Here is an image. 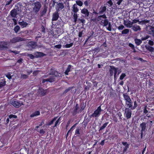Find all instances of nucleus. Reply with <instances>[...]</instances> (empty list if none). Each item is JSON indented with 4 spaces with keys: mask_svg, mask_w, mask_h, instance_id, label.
I'll return each mask as SVG.
<instances>
[{
    "mask_svg": "<svg viewBox=\"0 0 154 154\" xmlns=\"http://www.w3.org/2000/svg\"><path fill=\"white\" fill-rule=\"evenodd\" d=\"M24 40V39L20 37L13 38L11 40L10 42H0V48H8L10 45L11 43H14L16 42Z\"/></svg>",
    "mask_w": 154,
    "mask_h": 154,
    "instance_id": "obj_1",
    "label": "nucleus"
},
{
    "mask_svg": "<svg viewBox=\"0 0 154 154\" xmlns=\"http://www.w3.org/2000/svg\"><path fill=\"white\" fill-rule=\"evenodd\" d=\"M32 11L35 14H36L40 10L41 4L39 2H36L32 4Z\"/></svg>",
    "mask_w": 154,
    "mask_h": 154,
    "instance_id": "obj_2",
    "label": "nucleus"
},
{
    "mask_svg": "<svg viewBox=\"0 0 154 154\" xmlns=\"http://www.w3.org/2000/svg\"><path fill=\"white\" fill-rule=\"evenodd\" d=\"M10 103L14 107L17 108L20 107L22 105H24L23 103L21 102L14 100H12L11 101Z\"/></svg>",
    "mask_w": 154,
    "mask_h": 154,
    "instance_id": "obj_3",
    "label": "nucleus"
},
{
    "mask_svg": "<svg viewBox=\"0 0 154 154\" xmlns=\"http://www.w3.org/2000/svg\"><path fill=\"white\" fill-rule=\"evenodd\" d=\"M101 111L102 110L101 109V106H100L92 115V116L96 117H98L100 114V113Z\"/></svg>",
    "mask_w": 154,
    "mask_h": 154,
    "instance_id": "obj_4",
    "label": "nucleus"
},
{
    "mask_svg": "<svg viewBox=\"0 0 154 154\" xmlns=\"http://www.w3.org/2000/svg\"><path fill=\"white\" fill-rule=\"evenodd\" d=\"M47 93V90H44L42 88H39L37 93L38 96L43 97L46 95Z\"/></svg>",
    "mask_w": 154,
    "mask_h": 154,
    "instance_id": "obj_5",
    "label": "nucleus"
},
{
    "mask_svg": "<svg viewBox=\"0 0 154 154\" xmlns=\"http://www.w3.org/2000/svg\"><path fill=\"white\" fill-rule=\"evenodd\" d=\"M37 46L36 43L33 42H30L28 43V46L30 50H32V49H35Z\"/></svg>",
    "mask_w": 154,
    "mask_h": 154,
    "instance_id": "obj_6",
    "label": "nucleus"
},
{
    "mask_svg": "<svg viewBox=\"0 0 154 154\" xmlns=\"http://www.w3.org/2000/svg\"><path fill=\"white\" fill-rule=\"evenodd\" d=\"M125 116L126 117L127 119L130 118L131 117V112L129 108H127L125 109V113L124 114Z\"/></svg>",
    "mask_w": 154,
    "mask_h": 154,
    "instance_id": "obj_7",
    "label": "nucleus"
},
{
    "mask_svg": "<svg viewBox=\"0 0 154 154\" xmlns=\"http://www.w3.org/2000/svg\"><path fill=\"white\" fill-rule=\"evenodd\" d=\"M122 144L125 146L122 152L123 154H126L128 153V149L129 148V144L127 142H122Z\"/></svg>",
    "mask_w": 154,
    "mask_h": 154,
    "instance_id": "obj_8",
    "label": "nucleus"
},
{
    "mask_svg": "<svg viewBox=\"0 0 154 154\" xmlns=\"http://www.w3.org/2000/svg\"><path fill=\"white\" fill-rule=\"evenodd\" d=\"M149 20H142L141 21H139L138 20L134 19L133 20L132 23V25L134 23H136L138 22H139V24H145L149 23Z\"/></svg>",
    "mask_w": 154,
    "mask_h": 154,
    "instance_id": "obj_9",
    "label": "nucleus"
},
{
    "mask_svg": "<svg viewBox=\"0 0 154 154\" xmlns=\"http://www.w3.org/2000/svg\"><path fill=\"white\" fill-rule=\"evenodd\" d=\"M124 25L127 27L130 28L132 26V23L129 20H124Z\"/></svg>",
    "mask_w": 154,
    "mask_h": 154,
    "instance_id": "obj_10",
    "label": "nucleus"
},
{
    "mask_svg": "<svg viewBox=\"0 0 154 154\" xmlns=\"http://www.w3.org/2000/svg\"><path fill=\"white\" fill-rule=\"evenodd\" d=\"M64 7L63 4L62 3H59L57 4L56 6V9L57 11L62 9Z\"/></svg>",
    "mask_w": 154,
    "mask_h": 154,
    "instance_id": "obj_11",
    "label": "nucleus"
},
{
    "mask_svg": "<svg viewBox=\"0 0 154 154\" xmlns=\"http://www.w3.org/2000/svg\"><path fill=\"white\" fill-rule=\"evenodd\" d=\"M81 13L84 14L86 17H88L89 14V12L88 11L87 9L85 8H84L81 10Z\"/></svg>",
    "mask_w": 154,
    "mask_h": 154,
    "instance_id": "obj_12",
    "label": "nucleus"
},
{
    "mask_svg": "<svg viewBox=\"0 0 154 154\" xmlns=\"http://www.w3.org/2000/svg\"><path fill=\"white\" fill-rule=\"evenodd\" d=\"M59 17V14L57 12H56L54 13L53 15L52 21L57 20L58 18Z\"/></svg>",
    "mask_w": 154,
    "mask_h": 154,
    "instance_id": "obj_13",
    "label": "nucleus"
},
{
    "mask_svg": "<svg viewBox=\"0 0 154 154\" xmlns=\"http://www.w3.org/2000/svg\"><path fill=\"white\" fill-rule=\"evenodd\" d=\"M123 96L125 100H126V102L127 103H131V100L129 96L125 94H124Z\"/></svg>",
    "mask_w": 154,
    "mask_h": 154,
    "instance_id": "obj_14",
    "label": "nucleus"
},
{
    "mask_svg": "<svg viewBox=\"0 0 154 154\" xmlns=\"http://www.w3.org/2000/svg\"><path fill=\"white\" fill-rule=\"evenodd\" d=\"M21 26L22 28L26 27L28 25V23L24 21H22V22H19L18 23Z\"/></svg>",
    "mask_w": 154,
    "mask_h": 154,
    "instance_id": "obj_15",
    "label": "nucleus"
},
{
    "mask_svg": "<svg viewBox=\"0 0 154 154\" xmlns=\"http://www.w3.org/2000/svg\"><path fill=\"white\" fill-rule=\"evenodd\" d=\"M54 78L52 77H51L50 79H46L42 80V82L44 83L46 82H52L54 81Z\"/></svg>",
    "mask_w": 154,
    "mask_h": 154,
    "instance_id": "obj_16",
    "label": "nucleus"
},
{
    "mask_svg": "<svg viewBox=\"0 0 154 154\" xmlns=\"http://www.w3.org/2000/svg\"><path fill=\"white\" fill-rule=\"evenodd\" d=\"M146 124L144 122H143L140 125V126L141 128V134H142L143 132V131H144L146 129Z\"/></svg>",
    "mask_w": 154,
    "mask_h": 154,
    "instance_id": "obj_17",
    "label": "nucleus"
},
{
    "mask_svg": "<svg viewBox=\"0 0 154 154\" xmlns=\"http://www.w3.org/2000/svg\"><path fill=\"white\" fill-rule=\"evenodd\" d=\"M40 112L39 111H36L32 113L31 115L30 116L31 117H33L36 116L40 115Z\"/></svg>",
    "mask_w": 154,
    "mask_h": 154,
    "instance_id": "obj_18",
    "label": "nucleus"
},
{
    "mask_svg": "<svg viewBox=\"0 0 154 154\" xmlns=\"http://www.w3.org/2000/svg\"><path fill=\"white\" fill-rule=\"evenodd\" d=\"M72 8V11L75 13H76L79 11V9L77 8V5L76 4H74L73 5Z\"/></svg>",
    "mask_w": 154,
    "mask_h": 154,
    "instance_id": "obj_19",
    "label": "nucleus"
},
{
    "mask_svg": "<svg viewBox=\"0 0 154 154\" xmlns=\"http://www.w3.org/2000/svg\"><path fill=\"white\" fill-rule=\"evenodd\" d=\"M106 10V7L105 6H102L100 8L99 14H102Z\"/></svg>",
    "mask_w": 154,
    "mask_h": 154,
    "instance_id": "obj_20",
    "label": "nucleus"
},
{
    "mask_svg": "<svg viewBox=\"0 0 154 154\" xmlns=\"http://www.w3.org/2000/svg\"><path fill=\"white\" fill-rule=\"evenodd\" d=\"M132 29L135 31H137L138 30H140L141 29L139 26L134 25L133 26Z\"/></svg>",
    "mask_w": 154,
    "mask_h": 154,
    "instance_id": "obj_21",
    "label": "nucleus"
},
{
    "mask_svg": "<svg viewBox=\"0 0 154 154\" xmlns=\"http://www.w3.org/2000/svg\"><path fill=\"white\" fill-rule=\"evenodd\" d=\"M11 15L13 17H15L17 15L16 10L14 9L12 10L11 12Z\"/></svg>",
    "mask_w": 154,
    "mask_h": 154,
    "instance_id": "obj_22",
    "label": "nucleus"
},
{
    "mask_svg": "<svg viewBox=\"0 0 154 154\" xmlns=\"http://www.w3.org/2000/svg\"><path fill=\"white\" fill-rule=\"evenodd\" d=\"M148 28L149 29V33L152 35L153 36H154V28L152 27L151 26H149Z\"/></svg>",
    "mask_w": 154,
    "mask_h": 154,
    "instance_id": "obj_23",
    "label": "nucleus"
},
{
    "mask_svg": "<svg viewBox=\"0 0 154 154\" xmlns=\"http://www.w3.org/2000/svg\"><path fill=\"white\" fill-rule=\"evenodd\" d=\"M101 22L102 24H103L104 26H107L108 25V22L107 19H105L102 20Z\"/></svg>",
    "mask_w": 154,
    "mask_h": 154,
    "instance_id": "obj_24",
    "label": "nucleus"
},
{
    "mask_svg": "<svg viewBox=\"0 0 154 154\" xmlns=\"http://www.w3.org/2000/svg\"><path fill=\"white\" fill-rule=\"evenodd\" d=\"M34 54L36 57H41L43 56V54L42 53L37 52L35 53Z\"/></svg>",
    "mask_w": 154,
    "mask_h": 154,
    "instance_id": "obj_25",
    "label": "nucleus"
},
{
    "mask_svg": "<svg viewBox=\"0 0 154 154\" xmlns=\"http://www.w3.org/2000/svg\"><path fill=\"white\" fill-rule=\"evenodd\" d=\"M71 67V65H69L67 68L66 71L65 72V73L66 75H68V72L70 71V69Z\"/></svg>",
    "mask_w": 154,
    "mask_h": 154,
    "instance_id": "obj_26",
    "label": "nucleus"
},
{
    "mask_svg": "<svg viewBox=\"0 0 154 154\" xmlns=\"http://www.w3.org/2000/svg\"><path fill=\"white\" fill-rule=\"evenodd\" d=\"M135 41L137 45H139L142 43V41L140 39L136 38L135 39Z\"/></svg>",
    "mask_w": 154,
    "mask_h": 154,
    "instance_id": "obj_27",
    "label": "nucleus"
},
{
    "mask_svg": "<svg viewBox=\"0 0 154 154\" xmlns=\"http://www.w3.org/2000/svg\"><path fill=\"white\" fill-rule=\"evenodd\" d=\"M146 48L147 50H148L150 52H153L154 51V48L152 47L148 46H146Z\"/></svg>",
    "mask_w": 154,
    "mask_h": 154,
    "instance_id": "obj_28",
    "label": "nucleus"
},
{
    "mask_svg": "<svg viewBox=\"0 0 154 154\" xmlns=\"http://www.w3.org/2000/svg\"><path fill=\"white\" fill-rule=\"evenodd\" d=\"M111 69L112 70L113 72H114V77H115L116 74L117 73L118 68H116L113 66H112Z\"/></svg>",
    "mask_w": 154,
    "mask_h": 154,
    "instance_id": "obj_29",
    "label": "nucleus"
},
{
    "mask_svg": "<svg viewBox=\"0 0 154 154\" xmlns=\"http://www.w3.org/2000/svg\"><path fill=\"white\" fill-rule=\"evenodd\" d=\"M76 4L77 5H78L80 6H82L83 4V2L80 0H76Z\"/></svg>",
    "mask_w": 154,
    "mask_h": 154,
    "instance_id": "obj_30",
    "label": "nucleus"
},
{
    "mask_svg": "<svg viewBox=\"0 0 154 154\" xmlns=\"http://www.w3.org/2000/svg\"><path fill=\"white\" fill-rule=\"evenodd\" d=\"M57 117H55L54 119H53L50 122H48V125H52L54 122V121L56 120V119H57Z\"/></svg>",
    "mask_w": 154,
    "mask_h": 154,
    "instance_id": "obj_31",
    "label": "nucleus"
},
{
    "mask_svg": "<svg viewBox=\"0 0 154 154\" xmlns=\"http://www.w3.org/2000/svg\"><path fill=\"white\" fill-rule=\"evenodd\" d=\"M73 17H74V21L75 23L77 21L78 18V16L77 14L76 13H74V14H73Z\"/></svg>",
    "mask_w": 154,
    "mask_h": 154,
    "instance_id": "obj_32",
    "label": "nucleus"
},
{
    "mask_svg": "<svg viewBox=\"0 0 154 154\" xmlns=\"http://www.w3.org/2000/svg\"><path fill=\"white\" fill-rule=\"evenodd\" d=\"M129 31V30L128 29H125L123 30L122 32V34H127L128 33Z\"/></svg>",
    "mask_w": 154,
    "mask_h": 154,
    "instance_id": "obj_33",
    "label": "nucleus"
},
{
    "mask_svg": "<svg viewBox=\"0 0 154 154\" xmlns=\"http://www.w3.org/2000/svg\"><path fill=\"white\" fill-rule=\"evenodd\" d=\"M61 117H60L55 122L54 127H56L57 125H59L60 123V121L61 120Z\"/></svg>",
    "mask_w": 154,
    "mask_h": 154,
    "instance_id": "obj_34",
    "label": "nucleus"
},
{
    "mask_svg": "<svg viewBox=\"0 0 154 154\" xmlns=\"http://www.w3.org/2000/svg\"><path fill=\"white\" fill-rule=\"evenodd\" d=\"M106 26L107 29L109 31H111V26L110 23H108V25Z\"/></svg>",
    "mask_w": 154,
    "mask_h": 154,
    "instance_id": "obj_35",
    "label": "nucleus"
},
{
    "mask_svg": "<svg viewBox=\"0 0 154 154\" xmlns=\"http://www.w3.org/2000/svg\"><path fill=\"white\" fill-rule=\"evenodd\" d=\"M108 124V123L107 122H106L104 123L103 125L100 127L99 130H101L104 129L107 126Z\"/></svg>",
    "mask_w": 154,
    "mask_h": 154,
    "instance_id": "obj_36",
    "label": "nucleus"
},
{
    "mask_svg": "<svg viewBox=\"0 0 154 154\" xmlns=\"http://www.w3.org/2000/svg\"><path fill=\"white\" fill-rule=\"evenodd\" d=\"M20 27L19 26H17L14 28V30L15 32L17 33L19 30Z\"/></svg>",
    "mask_w": 154,
    "mask_h": 154,
    "instance_id": "obj_37",
    "label": "nucleus"
},
{
    "mask_svg": "<svg viewBox=\"0 0 154 154\" xmlns=\"http://www.w3.org/2000/svg\"><path fill=\"white\" fill-rule=\"evenodd\" d=\"M76 124L74 125L68 131L67 133V134H68L69 133H70L71 131L72 130H73L74 129V128H75L76 126Z\"/></svg>",
    "mask_w": 154,
    "mask_h": 154,
    "instance_id": "obj_38",
    "label": "nucleus"
},
{
    "mask_svg": "<svg viewBox=\"0 0 154 154\" xmlns=\"http://www.w3.org/2000/svg\"><path fill=\"white\" fill-rule=\"evenodd\" d=\"M73 45V43H71L69 44H67L65 45V48H68L70 47H71Z\"/></svg>",
    "mask_w": 154,
    "mask_h": 154,
    "instance_id": "obj_39",
    "label": "nucleus"
},
{
    "mask_svg": "<svg viewBox=\"0 0 154 154\" xmlns=\"http://www.w3.org/2000/svg\"><path fill=\"white\" fill-rule=\"evenodd\" d=\"M126 75L125 74L122 73L120 77V79L121 80H123Z\"/></svg>",
    "mask_w": 154,
    "mask_h": 154,
    "instance_id": "obj_40",
    "label": "nucleus"
},
{
    "mask_svg": "<svg viewBox=\"0 0 154 154\" xmlns=\"http://www.w3.org/2000/svg\"><path fill=\"white\" fill-rule=\"evenodd\" d=\"M131 103H127L126 102V104L127 105V106L129 108H131V107L132 105Z\"/></svg>",
    "mask_w": 154,
    "mask_h": 154,
    "instance_id": "obj_41",
    "label": "nucleus"
},
{
    "mask_svg": "<svg viewBox=\"0 0 154 154\" xmlns=\"http://www.w3.org/2000/svg\"><path fill=\"white\" fill-rule=\"evenodd\" d=\"M124 28L125 27L123 25H121L118 27V29L119 30H122L124 29Z\"/></svg>",
    "mask_w": 154,
    "mask_h": 154,
    "instance_id": "obj_42",
    "label": "nucleus"
},
{
    "mask_svg": "<svg viewBox=\"0 0 154 154\" xmlns=\"http://www.w3.org/2000/svg\"><path fill=\"white\" fill-rule=\"evenodd\" d=\"M98 18L101 19V18H103V19H106V17L105 15H102L99 16L98 17Z\"/></svg>",
    "mask_w": 154,
    "mask_h": 154,
    "instance_id": "obj_43",
    "label": "nucleus"
},
{
    "mask_svg": "<svg viewBox=\"0 0 154 154\" xmlns=\"http://www.w3.org/2000/svg\"><path fill=\"white\" fill-rule=\"evenodd\" d=\"M28 77V76L26 75L21 74V78L23 79H26Z\"/></svg>",
    "mask_w": 154,
    "mask_h": 154,
    "instance_id": "obj_44",
    "label": "nucleus"
},
{
    "mask_svg": "<svg viewBox=\"0 0 154 154\" xmlns=\"http://www.w3.org/2000/svg\"><path fill=\"white\" fill-rule=\"evenodd\" d=\"M9 117L10 119H11V118H17V116L16 115L11 114L9 116Z\"/></svg>",
    "mask_w": 154,
    "mask_h": 154,
    "instance_id": "obj_45",
    "label": "nucleus"
},
{
    "mask_svg": "<svg viewBox=\"0 0 154 154\" xmlns=\"http://www.w3.org/2000/svg\"><path fill=\"white\" fill-rule=\"evenodd\" d=\"M6 77L9 79H10L12 78V75H11L9 74H8L6 75Z\"/></svg>",
    "mask_w": 154,
    "mask_h": 154,
    "instance_id": "obj_46",
    "label": "nucleus"
},
{
    "mask_svg": "<svg viewBox=\"0 0 154 154\" xmlns=\"http://www.w3.org/2000/svg\"><path fill=\"white\" fill-rule=\"evenodd\" d=\"M28 56L31 59H33L34 57V56L33 55L31 54H28Z\"/></svg>",
    "mask_w": 154,
    "mask_h": 154,
    "instance_id": "obj_47",
    "label": "nucleus"
},
{
    "mask_svg": "<svg viewBox=\"0 0 154 154\" xmlns=\"http://www.w3.org/2000/svg\"><path fill=\"white\" fill-rule=\"evenodd\" d=\"M62 45H56L54 46V48L60 49Z\"/></svg>",
    "mask_w": 154,
    "mask_h": 154,
    "instance_id": "obj_48",
    "label": "nucleus"
},
{
    "mask_svg": "<svg viewBox=\"0 0 154 154\" xmlns=\"http://www.w3.org/2000/svg\"><path fill=\"white\" fill-rule=\"evenodd\" d=\"M107 3L110 6L112 5V3L111 0H110L107 2Z\"/></svg>",
    "mask_w": 154,
    "mask_h": 154,
    "instance_id": "obj_49",
    "label": "nucleus"
},
{
    "mask_svg": "<svg viewBox=\"0 0 154 154\" xmlns=\"http://www.w3.org/2000/svg\"><path fill=\"white\" fill-rule=\"evenodd\" d=\"M72 88L69 87V88L68 89H66L64 91V93H67L68 91H69Z\"/></svg>",
    "mask_w": 154,
    "mask_h": 154,
    "instance_id": "obj_50",
    "label": "nucleus"
},
{
    "mask_svg": "<svg viewBox=\"0 0 154 154\" xmlns=\"http://www.w3.org/2000/svg\"><path fill=\"white\" fill-rule=\"evenodd\" d=\"M149 44L150 45H153L154 43L151 40H149L148 42Z\"/></svg>",
    "mask_w": 154,
    "mask_h": 154,
    "instance_id": "obj_51",
    "label": "nucleus"
},
{
    "mask_svg": "<svg viewBox=\"0 0 154 154\" xmlns=\"http://www.w3.org/2000/svg\"><path fill=\"white\" fill-rule=\"evenodd\" d=\"M5 84V83L4 82H1L0 83V88L3 86Z\"/></svg>",
    "mask_w": 154,
    "mask_h": 154,
    "instance_id": "obj_52",
    "label": "nucleus"
},
{
    "mask_svg": "<svg viewBox=\"0 0 154 154\" xmlns=\"http://www.w3.org/2000/svg\"><path fill=\"white\" fill-rule=\"evenodd\" d=\"M134 107H133V108L132 109H134L137 106V102H136V101H135L134 102Z\"/></svg>",
    "mask_w": 154,
    "mask_h": 154,
    "instance_id": "obj_53",
    "label": "nucleus"
},
{
    "mask_svg": "<svg viewBox=\"0 0 154 154\" xmlns=\"http://www.w3.org/2000/svg\"><path fill=\"white\" fill-rule=\"evenodd\" d=\"M123 0H116L117 1V4L118 5H120Z\"/></svg>",
    "mask_w": 154,
    "mask_h": 154,
    "instance_id": "obj_54",
    "label": "nucleus"
},
{
    "mask_svg": "<svg viewBox=\"0 0 154 154\" xmlns=\"http://www.w3.org/2000/svg\"><path fill=\"white\" fill-rule=\"evenodd\" d=\"M75 134H79V128L77 129L75 131Z\"/></svg>",
    "mask_w": 154,
    "mask_h": 154,
    "instance_id": "obj_55",
    "label": "nucleus"
},
{
    "mask_svg": "<svg viewBox=\"0 0 154 154\" xmlns=\"http://www.w3.org/2000/svg\"><path fill=\"white\" fill-rule=\"evenodd\" d=\"M12 1V0H10L9 1H7L6 2V5H9V4H10L11 3V2Z\"/></svg>",
    "mask_w": 154,
    "mask_h": 154,
    "instance_id": "obj_56",
    "label": "nucleus"
},
{
    "mask_svg": "<svg viewBox=\"0 0 154 154\" xmlns=\"http://www.w3.org/2000/svg\"><path fill=\"white\" fill-rule=\"evenodd\" d=\"M39 132L42 134H43L45 133V131L43 129L41 130Z\"/></svg>",
    "mask_w": 154,
    "mask_h": 154,
    "instance_id": "obj_57",
    "label": "nucleus"
},
{
    "mask_svg": "<svg viewBox=\"0 0 154 154\" xmlns=\"http://www.w3.org/2000/svg\"><path fill=\"white\" fill-rule=\"evenodd\" d=\"M80 20L81 22L83 23H84L85 22V20L84 19H80Z\"/></svg>",
    "mask_w": 154,
    "mask_h": 154,
    "instance_id": "obj_58",
    "label": "nucleus"
},
{
    "mask_svg": "<svg viewBox=\"0 0 154 154\" xmlns=\"http://www.w3.org/2000/svg\"><path fill=\"white\" fill-rule=\"evenodd\" d=\"M84 4L86 6H88V1H86L84 3Z\"/></svg>",
    "mask_w": 154,
    "mask_h": 154,
    "instance_id": "obj_59",
    "label": "nucleus"
},
{
    "mask_svg": "<svg viewBox=\"0 0 154 154\" xmlns=\"http://www.w3.org/2000/svg\"><path fill=\"white\" fill-rule=\"evenodd\" d=\"M109 72H110V75H112L113 74V71H112V69H110L109 70Z\"/></svg>",
    "mask_w": 154,
    "mask_h": 154,
    "instance_id": "obj_60",
    "label": "nucleus"
},
{
    "mask_svg": "<svg viewBox=\"0 0 154 154\" xmlns=\"http://www.w3.org/2000/svg\"><path fill=\"white\" fill-rule=\"evenodd\" d=\"M82 35V32H79V37H81Z\"/></svg>",
    "mask_w": 154,
    "mask_h": 154,
    "instance_id": "obj_61",
    "label": "nucleus"
},
{
    "mask_svg": "<svg viewBox=\"0 0 154 154\" xmlns=\"http://www.w3.org/2000/svg\"><path fill=\"white\" fill-rule=\"evenodd\" d=\"M22 60L23 59H22L20 58L19 60H18L17 62L19 63H20L22 62Z\"/></svg>",
    "mask_w": 154,
    "mask_h": 154,
    "instance_id": "obj_62",
    "label": "nucleus"
},
{
    "mask_svg": "<svg viewBox=\"0 0 154 154\" xmlns=\"http://www.w3.org/2000/svg\"><path fill=\"white\" fill-rule=\"evenodd\" d=\"M143 112L144 113H145V114H146L148 112V111L146 109V108H145L144 110V111H143Z\"/></svg>",
    "mask_w": 154,
    "mask_h": 154,
    "instance_id": "obj_63",
    "label": "nucleus"
},
{
    "mask_svg": "<svg viewBox=\"0 0 154 154\" xmlns=\"http://www.w3.org/2000/svg\"><path fill=\"white\" fill-rule=\"evenodd\" d=\"M129 46L130 47H131V48H134V45H133V44H131V43H130V44H129Z\"/></svg>",
    "mask_w": 154,
    "mask_h": 154,
    "instance_id": "obj_64",
    "label": "nucleus"
}]
</instances>
